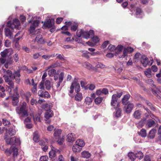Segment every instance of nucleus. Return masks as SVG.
Wrapping results in <instances>:
<instances>
[{"label":"nucleus","mask_w":161,"mask_h":161,"mask_svg":"<svg viewBox=\"0 0 161 161\" xmlns=\"http://www.w3.org/2000/svg\"><path fill=\"white\" fill-rule=\"evenodd\" d=\"M20 74L19 70L15 71L13 73V80L15 79L17 83H19L20 81Z\"/></svg>","instance_id":"obj_5"},{"label":"nucleus","mask_w":161,"mask_h":161,"mask_svg":"<svg viewBox=\"0 0 161 161\" xmlns=\"http://www.w3.org/2000/svg\"><path fill=\"white\" fill-rule=\"evenodd\" d=\"M44 82L46 89L47 90L50 89L52 86V85L51 84L50 81L47 80H46L45 82L44 81Z\"/></svg>","instance_id":"obj_29"},{"label":"nucleus","mask_w":161,"mask_h":161,"mask_svg":"<svg viewBox=\"0 0 161 161\" xmlns=\"http://www.w3.org/2000/svg\"><path fill=\"white\" fill-rule=\"evenodd\" d=\"M142 13L141 9L140 8H137L136 9V15H140Z\"/></svg>","instance_id":"obj_61"},{"label":"nucleus","mask_w":161,"mask_h":161,"mask_svg":"<svg viewBox=\"0 0 161 161\" xmlns=\"http://www.w3.org/2000/svg\"><path fill=\"white\" fill-rule=\"evenodd\" d=\"M16 110L19 117L21 119L27 117L28 115V106L25 102H23L20 106L17 107Z\"/></svg>","instance_id":"obj_2"},{"label":"nucleus","mask_w":161,"mask_h":161,"mask_svg":"<svg viewBox=\"0 0 161 161\" xmlns=\"http://www.w3.org/2000/svg\"><path fill=\"white\" fill-rule=\"evenodd\" d=\"M3 125H8L10 124V122L5 119H3Z\"/></svg>","instance_id":"obj_62"},{"label":"nucleus","mask_w":161,"mask_h":161,"mask_svg":"<svg viewBox=\"0 0 161 161\" xmlns=\"http://www.w3.org/2000/svg\"><path fill=\"white\" fill-rule=\"evenodd\" d=\"M54 22L53 20L49 19L47 20L44 23L45 25L48 28H50L53 25Z\"/></svg>","instance_id":"obj_16"},{"label":"nucleus","mask_w":161,"mask_h":161,"mask_svg":"<svg viewBox=\"0 0 161 161\" xmlns=\"http://www.w3.org/2000/svg\"><path fill=\"white\" fill-rule=\"evenodd\" d=\"M12 139L14 140V143H16L17 145H19L20 144V141L19 138L15 137H12Z\"/></svg>","instance_id":"obj_45"},{"label":"nucleus","mask_w":161,"mask_h":161,"mask_svg":"<svg viewBox=\"0 0 161 161\" xmlns=\"http://www.w3.org/2000/svg\"><path fill=\"white\" fill-rule=\"evenodd\" d=\"M7 25L8 27L12 29L14 28H16L19 30L20 28L19 21L17 19L14 20L13 23H11V21H8L7 23Z\"/></svg>","instance_id":"obj_4"},{"label":"nucleus","mask_w":161,"mask_h":161,"mask_svg":"<svg viewBox=\"0 0 161 161\" xmlns=\"http://www.w3.org/2000/svg\"><path fill=\"white\" fill-rule=\"evenodd\" d=\"M123 46L121 45H118L117 47H116V53L117 54H119L120 53L122 50L123 49Z\"/></svg>","instance_id":"obj_32"},{"label":"nucleus","mask_w":161,"mask_h":161,"mask_svg":"<svg viewBox=\"0 0 161 161\" xmlns=\"http://www.w3.org/2000/svg\"><path fill=\"white\" fill-rule=\"evenodd\" d=\"M135 154L136 158H138L139 159H142L143 156V153L141 151L137 152Z\"/></svg>","instance_id":"obj_33"},{"label":"nucleus","mask_w":161,"mask_h":161,"mask_svg":"<svg viewBox=\"0 0 161 161\" xmlns=\"http://www.w3.org/2000/svg\"><path fill=\"white\" fill-rule=\"evenodd\" d=\"M62 132V130L59 129H57L55 130L53 136L55 139H59L61 137Z\"/></svg>","instance_id":"obj_12"},{"label":"nucleus","mask_w":161,"mask_h":161,"mask_svg":"<svg viewBox=\"0 0 161 161\" xmlns=\"http://www.w3.org/2000/svg\"><path fill=\"white\" fill-rule=\"evenodd\" d=\"M32 81L33 83V85L34 86V88L32 89V92L34 93H36V84H34V81L33 79L32 80Z\"/></svg>","instance_id":"obj_56"},{"label":"nucleus","mask_w":161,"mask_h":161,"mask_svg":"<svg viewBox=\"0 0 161 161\" xmlns=\"http://www.w3.org/2000/svg\"><path fill=\"white\" fill-rule=\"evenodd\" d=\"M78 26V23L73 22L72 23L71 27V30L72 31H76Z\"/></svg>","instance_id":"obj_27"},{"label":"nucleus","mask_w":161,"mask_h":161,"mask_svg":"<svg viewBox=\"0 0 161 161\" xmlns=\"http://www.w3.org/2000/svg\"><path fill=\"white\" fill-rule=\"evenodd\" d=\"M33 136V140L34 141L36 142H39V141L40 136L37 132H35L34 133Z\"/></svg>","instance_id":"obj_31"},{"label":"nucleus","mask_w":161,"mask_h":161,"mask_svg":"<svg viewBox=\"0 0 161 161\" xmlns=\"http://www.w3.org/2000/svg\"><path fill=\"white\" fill-rule=\"evenodd\" d=\"M145 102L147 105L149 107V108L151 109L152 110H154L155 109L152 106V103L149 102V101L147 100H146L145 101Z\"/></svg>","instance_id":"obj_48"},{"label":"nucleus","mask_w":161,"mask_h":161,"mask_svg":"<svg viewBox=\"0 0 161 161\" xmlns=\"http://www.w3.org/2000/svg\"><path fill=\"white\" fill-rule=\"evenodd\" d=\"M108 48L110 51H113L115 50L116 47L115 46L110 45L108 46Z\"/></svg>","instance_id":"obj_50"},{"label":"nucleus","mask_w":161,"mask_h":161,"mask_svg":"<svg viewBox=\"0 0 161 161\" xmlns=\"http://www.w3.org/2000/svg\"><path fill=\"white\" fill-rule=\"evenodd\" d=\"M139 134L142 137H146L147 136L146 130L144 129H142L139 132Z\"/></svg>","instance_id":"obj_37"},{"label":"nucleus","mask_w":161,"mask_h":161,"mask_svg":"<svg viewBox=\"0 0 161 161\" xmlns=\"http://www.w3.org/2000/svg\"><path fill=\"white\" fill-rule=\"evenodd\" d=\"M121 110L119 108L117 109L116 111L114 114V115L117 117H119L121 116Z\"/></svg>","instance_id":"obj_44"},{"label":"nucleus","mask_w":161,"mask_h":161,"mask_svg":"<svg viewBox=\"0 0 161 161\" xmlns=\"http://www.w3.org/2000/svg\"><path fill=\"white\" fill-rule=\"evenodd\" d=\"M5 153L7 156H9L12 153L11 147L9 149H7L5 150Z\"/></svg>","instance_id":"obj_54"},{"label":"nucleus","mask_w":161,"mask_h":161,"mask_svg":"<svg viewBox=\"0 0 161 161\" xmlns=\"http://www.w3.org/2000/svg\"><path fill=\"white\" fill-rule=\"evenodd\" d=\"M83 31L82 30H78L76 32V35L77 37H80L81 36H82V32Z\"/></svg>","instance_id":"obj_51"},{"label":"nucleus","mask_w":161,"mask_h":161,"mask_svg":"<svg viewBox=\"0 0 161 161\" xmlns=\"http://www.w3.org/2000/svg\"><path fill=\"white\" fill-rule=\"evenodd\" d=\"M92 39L95 45L99 41L98 37L96 36H93V37L92 38Z\"/></svg>","instance_id":"obj_47"},{"label":"nucleus","mask_w":161,"mask_h":161,"mask_svg":"<svg viewBox=\"0 0 161 161\" xmlns=\"http://www.w3.org/2000/svg\"><path fill=\"white\" fill-rule=\"evenodd\" d=\"M134 105L132 103H129L126 107V112L127 113H130L133 109Z\"/></svg>","instance_id":"obj_20"},{"label":"nucleus","mask_w":161,"mask_h":161,"mask_svg":"<svg viewBox=\"0 0 161 161\" xmlns=\"http://www.w3.org/2000/svg\"><path fill=\"white\" fill-rule=\"evenodd\" d=\"M39 96L42 97L49 98L50 95L47 91H43L42 90H39L38 92Z\"/></svg>","instance_id":"obj_9"},{"label":"nucleus","mask_w":161,"mask_h":161,"mask_svg":"<svg viewBox=\"0 0 161 161\" xmlns=\"http://www.w3.org/2000/svg\"><path fill=\"white\" fill-rule=\"evenodd\" d=\"M81 156L83 158H88L91 156L90 153L87 151H83L81 153Z\"/></svg>","instance_id":"obj_25"},{"label":"nucleus","mask_w":161,"mask_h":161,"mask_svg":"<svg viewBox=\"0 0 161 161\" xmlns=\"http://www.w3.org/2000/svg\"><path fill=\"white\" fill-rule=\"evenodd\" d=\"M143 66L146 67L148 63V59L145 55H143L140 60Z\"/></svg>","instance_id":"obj_11"},{"label":"nucleus","mask_w":161,"mask_h":161,"mask_svg":"<svg viewBox=\"0 0 161 161\" xmlns=\"http://www.w3.org/2000/svg\"><path fill=\"white\" fill-rule=\"evenodd\" d=\"M84 66L89 70L92 69V65L87 62H86L84 63Z\"/></svg>","instance_id":"obj_42"},{"label":"nucleus","mask_w":161,"mask_h":161,"mask_svg":"<svg viewBox=\"0 0 161 161\" xmlns=\"http://www.w3.org/2000/svg\"><path fill=\"white\" fill-rule=\"evenodd\" d=\"M48 158L47 156H42L40 158V161H47Z\"/></svg>","instance_id":"obj_53"},{"label":"nucleus","mask_w":161,"mask_h":161,"mask_svg":"<svg viewBox=\"0 0 161 161\" xmlns=\"http://www.w3.org/2000/svg\"><path fill=\"white\" fill-rule=\"evenodd\" d=\"M54 54L52 55H44L42 56V57L44 59L46 60H47L49 59L51 57H54Z\"/></svg>","instance_id":"obj_43"},{"label":"nucleus","mask_w":161,"mask_h":161,"mask_svg":"<svg viewBox=\"0 0 161 161\" xmlns=\"http://www.w3.org/2000/svg\"><path fill=\"white\" fill-rule=\"evenodd\" d=\"M3 77L6 83L9 85L12 88L14 87V83L13 81V73L9 69L6 70L3 69Z\"/></svg>","instance_id":"obj_1"},{"label":"nucleus","mask_w":161,"mask_h":161,"mask_svg":"<svg viewBox=\"0 0 161 161\" xmlns=\"http://www.w3.org/2000/svg\"><path fill=\"white\" fill-rule=\"evenodd\" d=\"M77 79L75 78V80L72 83L70 87V90L69 92L72 93L73 92L74 89L75 88V91L76 93L78 92L80 90V86L79 83H77Z\"/></svg>","instance_id":"obj_3"},{"label":"nucleus","mask_w":161,"mask_h":161,"mask_svg":"<svg viewBox=\"0 0 161 161\" xmlns=\"http://www.w3.org/2000/svg\"><path fill=\"white\" fill-rule=\"evenodd\" d=\"M128 156L131 160H134L135 159V154L132 152H130L128 153Z\"/></svg>","instance_id":"obj_34"},{"label":"nucleus","mask_w":161,"mask_h":161,"mask_svg":"<svg viewBox=\"0 0 161 161\" xmlns=\"http://www.w3.org/2000/svg\"><path fill=\"white\" fill-rule=\"evenodd\" d=\"M0 54L3 58H5L6 57L7 55H8V54L5 49L2 52L0 53Z\"/></svg>","instance_id":"obj_57"},{"label":"nucleus","mask_w":161,"mask_h":161,"mask_svg":"<svg viewBox=\"0 0 161 161\" xmlns=\"http://www.w3.org/2000/svg\"><path fill=\"white\" fill-rule=\"evenodd\" d=\"M130 96L129 94H127L124 96L122 99V103L124 105H126L129 103V100Z\"/></svg>","instance_id":"obj_10"},{"label":"nucleus","mask_w":161,"mask_h":161,"mask_svg":"<svg viewBox=\"0 0 161 161\" xmlns=\"http://www.w3.org/2000/svg\"><path fill=\"white\" fill-rule=\"evenodd\" d=\"M5 34L6 36L9 37V38L10 39H11L13 38V33L10 29L8 28H5Z\"/></svg>","instance_id":"obj_14"},{"label":"nucleus","mask_w":161,"mask_h":161,"mask_svg":"<svg viewBox=\"0 0 161 161\" xmlns=\"http://www.w3.org/2000/svg\"><path fill=\"white\" fill-rule=\"evenodd\" d=\"M82 148L78 145L75 144L72 147V150L75 153H78L80 151Z\"/></svg>","instance_id":"obj_22"},{"label":"nucleus","mask_w":161,"mask_h":161,"mask_svg":"<svg viewBox=\"0 0 161 161\" xmlns=\"http://www.w3.org/2000/svg\"><path fill=\"white\" fill-rule=\"evenodd\" d=\"M58 139V140L57 141L58 144L60 145H62L64 142L63 138H61L60 137L59 139Z\"/></svg>","instance_id":"obj_64"},{"label":"nucleus","mask_w":161,"mask_h":161,"mask_svg":"<svg viewBox=\"0 0 161 161\" xmlns=\"http://www.w3.org/2000/svg\"><path fill=\"white\" fill-rule=\"evenodd\" d=\"M76 144L78 145L79 146L81 147V148L82 147L85 145V142L84 141L80 139L77 140L75 142Z\"/></svg>","instance_id":"obj_24"},{"label":"nucleus","mask_w":161,"mask_h":161,"mask_svg":"<svg viewBox=\"0 0 161 161\" xmlns=\"http://www.w3.org/2000/svg\"><path fill=\"white\" fill-rule=\"evenodd\" d=\"M115 94H113L112 97V99L111 104L112 106H115L116 105H118L117 103L118 98L116 97Z\"/></svg>","instance_id":"obj_13"},{"label":"nucleus","mask_w":161,"mask_h":161,"mask_svg":"<svg viewBox=\"0 0 161 161\" xmlns=\"http://www.w3.org/2000/svg\"><path fill=\"white\" fill-rule=\"evenodd\" d=\"M92 102V99L91 97H86L85 99V102L86 104L89 105Z\"/></svg>","instance_id":"obj_41"},{"label":"nucleus","mask_w":161,"mask_h":161,"mask_svg":"<svg viewBox=\"0 0 161 161\" xmlns=\"http://www.w3.org/2000/svg\"><path fill=\"white\" fill-rule=\"evenodd\" d=\"M83 98V96L81 93L80 92L77 93L75 96V99L78 101H80Z\"/></svg>","instance_id":"obj_23"},{"label":"nucleus","mask_w":161,"mask_h":161,"mask_svg":"<svg viewBox=\"0 0 161 161\" xmlns=\"http://www.w3.org/2000/svg\"><path fill=\"white\" fill-rule=\"evenodd\" d=\"M133 115L134 118L136 119H140L141 117V112L138 110H136L134 112Z\"/></svg>","instance_id":"obj_26"},{"label":"nucleus","mask_w":161,"mask_h":161,"mask_svg":"<svg viewBox=\"0 0 161 161\" xmlns=\"http://www.w3.org/2000/svg\"><path fill=\"white\" fill-rule=\"evenodd\" d=\"M155 124V122L154 120L151 119H149L147 120L146 125L147 128H150L153 127Z\"/></svg>","instance_id":"obj_17"},{"label":"nucleus","mask_w":161,"mask_h":161,"mask_svg":"<svg viewBox=\"0 0 161 161\" xmlns=\"http://www.w3.org/2000/svg\"><path fill=\"white\" fill-rule=\"evenodd\" d=\"M12 153H13V157L15 158L18 155V149L16 147H11Z\"/></svg>","instance_id":"obj_28"},{"label":"nucleus","mask_w":161,"mask_h":161,"mask_svg":"<svg viewBox=\"0 0 161 161\" xmlns=\"http://www.w3.org/2000/svg\"><path fill=\"white\" fill-rule=\"evenodd\" d=\"M5 50L7 52L8 55H10L13 54V50L11 48H7L5 49Z\"/></svg>","instance_id":"obj_49"},{"label":"nucleus","mask_w":161,"mask_h":161,"mask_svg":"<svg viewBox=\"0 0 161 161\" xmlns=\"http://www.w3.org/2000/svg\"><path fill=\"white\" fill-rule=\"evenodd\" d=\"M64 74L63 72L61 73L59 76V80L62 82L63 80Z\"/></svg>","instance_id":"obj_60"},{"label":"nucleus","mask_w":161,"mask_h":161,"mask_svg":"<svg viewBox=\"0 0 161 161\" xmlns=\"http://www.w3.org/2000/svg\"><path fill=\"white\" fill-rule=\"evenodd\" d=\"M102 94L106 95L108 93V91L107 89L105 88H103V89H101Z\"/></svg>","instance_id":"obj_63"},{"label":"nucleus","mask_w":161,"mask_h":161,"mask_svg":"<svg viewBox=\"0 0 161 161\" xmlns=\"http://www.w3.org/2000/svg\"><path fill=\"white\" fill-rule=\"evenodd\" d=\"M52 106L51 105L49 104H45L42 105V108L46 111L51 110L50 108H52Z\"/></svg>","instance_id":"obj_30"},{"label":"nucleus","mask_w":161,"mask_h":161,"mask_svg":"<svg viewBox=\"0 0 161 161\" xmlns=\"http://www.w3.org/2000/svg\"><path fill=\"white\" fill-rule=\"evenodd\" d=\"M156 130L154 129H152L150 131L148 137L150 139H153L155 136Z\"/></svg>","instance_id":"obj_21"},{"label":"nucleus","mask_w":161,"mask_h":161,"mask_svg":"<svg viewBox=\"0 0 161 161\" xmlns=\"http://www.w3.org/2000/svg\"><path fill=\"white\" fill-rule=\"evenodd\" d=\"M96 67L98 68H103L105 67V65L101 63L98 62L97 64Z\"/></svg>","instance_id":"obj_58"},{"label":"nucleus","mask_w":161,"mask_h":161,"mask_svg":"<svg viewBox=\"0 0 161 161\" xmlns=\"http://www.w3.org/2000/svg\"><path fill=\"white\" fill-rule=\"evenodd\" d=\"M16 133L15 130L14 129L12 128H10L8 130V133L9 135L11 136L15 134Z\"/></svg>","instance_id":"obj_39"},{"label":"nucleus","mask_w":161,"mask_h":161,"mask_svg":"<svg viewBox=\"0 0 161 161\" xmlns=\"http://www.w3.org/2000/svg\"><path fill=\"white\" fill-rule=\"evenodd\" d=\"M94 31L92 30H90L88 32L83 31L82 36L86 39L90 38L93 36Z\"/></svg>","instance_id":"obj_6"},{"label":"nucleus","mask_w":161,"mask_h":161,"mask_svg":"<svg viewBox=\"0 0 161 161\" xmlns=\"http://www.w3.org/2000/svg\"><path fill=\"white\" fill-rule=\"evenodd\" d=\"M146 120V118H144L142 119L139 122V126L141 127H142L144 125Z\"/></svg>","instance_id":"obj_40"},{"label":"nucleus","mask_w":161,"mask_h":161,"mask_svg":"<svg viewBox=\"0 0 161 161\" xmlns=\"http://www.w3.org/2000/svg\"><path fill=\"white\" fill-rule=\"evenodd\" d=\"M56 73V70L53 69L49 70L48 72V74L49 76H53Z\"/></svg>","instance_id":"obj_35"},{"label":"nucleus","mask_w":161,"mask_h":161,"mask_svg":"<svg viewBox=\"0 0 161 161\" xmlns=\"http://www.w3.org/2000/svg\"><path fill=\"white\" fill-rule=\"evenodd\" d=\"M53 115V111L52 110H48L46 112L44 118L47 119H48L52 117Z\"/></svg>","instance_id":"obj_15"},{"label":"nucleus","mask_w":161,"mask_h":161,"mask_svg":"<svg viewBox=\"0 0 161 161\" xmlns=\"http://www.w3.org/2000/svg\"><path fill=\"white\" fill-rule=\"evenodd\" d=\"M11 42L8 40H6L5 42V46L7 47H9L11 45Z\"/></svg>","instance_id":"obj_59"},{"label":"nucleus","mask_w":161,"mask_h":161,"mask_svg":"<svg viewBox=\"0 0 161 161\" xmlns=\"http://www.w3.org/2000/svg\"><path fill=\"white\" fill-rule=\"evenodd\" d=\"M48 142V140L47 139H45L44 140H42L39 141V145H46V142L47 143Z\"/></svg>","instance_id":"obj_46"},{"label":"nucleus","mask_w":161,"mask_h":161,"mask_svg":"<svg viewBox=\"0 0 161 161\" xmlns=\"http://www.w3.org/2000/svg\"><path fill=\"white\" fill-rule=\"evenodd\" d=\"M103 100L102 97H98L95 99V102L97 104H99L102 102Z\"/></svg>","instance_id":"obj_36"},{"label":"nucleus","mask_w":161,"mask_h":161,"mask_svg":"<svg viewBox=\"0 0 161 161\" xmlns=\"http://www.w3.org/2000/svg\"><path fill=\"white\" fill-rule=\"evenodd\" d=\"M40 23V21L37 20L33 21L29 30L30 33H33L35 32V27L38 25Z\"/></svg>","instance_id":"obj_8"},{"label":"nucleus","mask_w":161,"mask_h":161,"mask_svg":"<svg viewBox=\"0 0 161 161\" xmlns=\"http://www.w3.org/2000/svg\"><path fill=\"white\" fill-rule=\"evenodd\" d=\"M51 150L49 152V156L50 158H52L55 157L56 155L55 152L54 150V149H55V148H53L52 145L51 146Z\"/></svg>","instance_id":"obj_19"},{"label":"nucleus","mask_w":161,"mask_h":161,"mask_svg":"<svg viewBox=\"0 0 161 161\" xmlns=\"http://www.w3.org/2000/svg\"><path fill=\"white\" fill-rule=\"evenodd\" d=\"M44 81L42 80L40 82L39 85L38 86V88L41 89H44Z\"/></svg>","instance_id":"obj_55"},{"label":"nucleus","mask_w":161,"mask_h":161,"mask_svg":"<svg viewBox=\"0 0 161 161\" xmlns=\"http://www.w3.org/2000/svg\"><path fill=\"white\" fill-rule=\"evenodd\" d=\"M128 53V51H127L126 48H124L123 51V54L121 57H125V56L127 55Z\"/></svg>","instance_id":"obj_52"},{"label":"nucleus","mask_w":161,"mask_h":161,"mask_svg":"<svg viewBox=\"0 0 161 161\" xmlns=\"http://www.w3.org/2000/svg\"><path fill=\"white\" fill-rule=\"evenodd\" d=\"M67 141L69 142H72L74 141L75 138V136L72 133L69 134L67 136Z\"/></svg>","instance_id":"obj_18"},{"label":"nucleus","mask_w":161,"mask_h":161,"mask_svg":"<svg viewBox=\"0 0 161 161\" xmlns=\"http://www.w3.org/2000/svg\"><path fill=\"white\" fill-rule=\"evenodd\" d=\"M123 91L121 90H118L116 91V94H115L118 98H120L123 94Z\"/></svg>","instance_id":"obj_38"},{"label":"nucleus","mask_w":161,"mask_h":161,"mask_svg":"<svg viewBox=\"0 0 161 161\" xmlns=\"http://www.w3.org/2000/svg\"><path fill=\"white\" fill-rule=\"evenodd\" d=\"M34 42H36L39 44H42L45 42L44 39L43 38L42 35L41 34H39L36 36L34 40Z\"/></svg>","instance_id":"obj_7"}]
</instances>
